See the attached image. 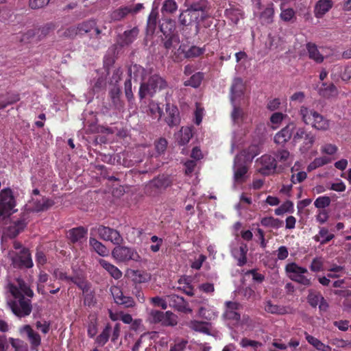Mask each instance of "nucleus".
<instances>
[{
  "mask_svg": "<svg viewBox=\"0 0 351 351\" xmlns=\"http://www.w3.org/2000/svg\"><path fill=\"white\" fill-rule=\"evenodd\" d=\"M319 94L324 98H330L337 96L338 90L337 87L332 83L327 84L326 83L323 82L322 87L319 89Z\"/></svg>",
  "mask_w": 351,
  "mask_h": 351,
  "instance_id": "34",
  "label": "nucleus"
},
{
  "mask_svg": "<svg viewBox=\"0 0 351 351\" xmlns=\"http://www.w3.org/2000/svg\"><path fill=\"white\" fill-rule=\"evenodd\" d=\"M22 331L25 332L33 348H36L40 345L41 338L40 335L35 332L29 325H25L23 327Z\"/></svg>",
  "mask_w": 351,
  "mask_h": 351,
  "instance_id": "33",
  "label": "nucleus"
},
{
  "mask_svg": "<svg viewBox=\"0 0 351 351\" xmlns=\"http://www.w3.org/2000/svg\"><path fill=\"white\" fill-rule=\"evenodd\" d=\"M150 322L153 324H161L164 318V312L158 310H152L149 313Z\"/></svg>",
  "mask_w": 351,
  "mask_h": 351,
  "instance_id": "54",
  "label": "nucleus"
},
{
  "mask_svg": "<svg viewBox=\"0 0 351 351\" xmlns=\"http://www.w3.org/2000/svg\"><path fill=\"white\" fill-rule=\"evenodd\" d=\"M173 27V22L171 20L166 21L160 25V29L166 36V38L171 34Z\"/></svg>",
  "mask_w": 351,
  "mask_h": 351,
  "instance_id": "55",
  "label": "nucleus"
},
{
  "mask_svg": "<svg viewBox=\"0 0 351 351\" xmlns=\"http://www.w3.org/2000/svg\"><path fill=\"white\" fill-rule=\"evenodd\" d=\"M239 255L238 257H237V265L239 267H243L247 263V253L248 252L247 244H241L239 247Z\"/></svg>",
  "mask_w": 351,
  "mask_h": 351,
  "instance_id": "50",
  "label": "nucleus"
},
{
  "mask_svg": "<svg viewBox=\"0 0 351 351\" xmlns=\"http://www.w3.org/2000/svg\"><path fill=\"white\" fill-rule=\"evenodd\" d=\"M188 344V341L184 339H178L175 343L171 346L169 351H184Z\"/></svg>",
  "mask_w": 351,
  "mask_h": 351,
  "instance_id": "59",
  "label": "nucleus"
},
{
  "mask_svg": "<svg viewBox=\"0 0 351 351\" xmlns=\"http://www.w3.org/2000/svg\"><path fill=\"white\" fill-rule=\"evenodd\" d=\"M139 30L137 27H133L130 30L125 31L121 36V45H128L132 43L137 38Z\"/></svg>",
  "mask_w": 351,
  "mask_h": 351,
  "instance_id": "37",
  "label": "nucleus"
},
{
  "mask_svg": "<svg viewBox=\"0 0 351 351\" xmlns=\"http://www.w3.org/2000/svg\"><path fill=\"white\" fill-rule=\"evenodd\" d=\"M331 162L327 156L315 158L307 167L308 171H311Z\"/></svg>",
  "mask_w": 351,
  "mask_h": 351,
  "instance_id": "43",
  "label": "nucleus"
},
{
  "mask_svg": "<svg viewBox=\"0 0 351 351\" xmlns=\"http://www.w3.org/2000/svg\"><path fill=\"white\" fill-rule=\"evenodd\" d=\"M89 244L91 248L101 256H107L109 254V250L100 241L93 237H90Z\"/></svg>",
  "mask_w": 351,
  "mask_h": 351,
  "instance_id": "35",
  "label": "nucleus"
},
{
  "mask_svg": "<svg viewBox=\"0 0 351 351\" xmlns=\"http://www.w3.org/2000/svg\"><path fill=\"white\" fill-rule=\"evenodd\" d=\"M144 8L143 3H136L127 6H121L113 10L110 18L111 21H119L125 18L129 14H136Z\"/></svg>",
  "mask_w": 351,
  "mask_h": 351,
  "instance_id": "11",
  "label": "nucleus"
},
{
  "mask_svg": "<svg viewBox=\"0 0 351 351\" xmlns=\"http://www.w3.org/2000/svg\"><path fill=\"white\" fill-rule=\"evenodd\" d=\"M300 115L306 125H311L317 130L326 131L330 128L329 120L313 109L302 106L300 110Z\"/></svg>",
  "mask_w": 351,
  "mask_h": 351,
  "instance_id": "2",
  "label": "nucleus"
},
{
  "mask_svg": "<svg viewBox=\"0 0 351 351\" xmlns=\"http://www.w3.org/2000/svg\"><path fill=\"white\" fill-rule=\"evenodd\" d=\"M9 341L15 351H27V347L22 340L10 337Z\"/></svg>",
  "mask_w": 351,
  "mask_h": 351,
  "instance_id": "57",
  "label": "nucleus"
},
{
  "mask_svg": "<svg viewBox=\"0 0 351 351\" xmlns=\"http://www.w3.org/2000/svg\"><path fill=\"white\" fill-rule=\"evenodd\" d=\"M261 167L258 172L264 176L274 173L276 169L277 162L276 158L270 155H263L259 159Z\"/></svg>",
  "mask_w": 351,
  "mask_h": 351,
  "instance_id": "15",
  "label": "nucleus"
},
{
  "mask_svg": "<svg viewBox=\"0 0 351 351\" xmlns=\"http://www.w3.org/2000/svg\"><path fill=\"white\" fill-rule=\"evenodd\" d=\"M296 129V124L292 121L277 132L274 136V142L278 145H284L288 142Z\"/></svg>",
  "mask_w": 351,
  "mask_h": 351,
  "instance_id": "17",
  "label": "nucleus"
},
{
  "mask_svg": "<svg viewBox=\"0 0 351 351\" xmlns=\"http://www.w3.org/2000/svg\"><path fill=\"white\" fill-rule=\"evenodd\" d=\"M190 10L199 13L202 20H205L208 17V13L210 10V3L208 0H197L192 2L189 6Z\"/></svg>",
  "mask_w": 351,
  "mask_h": 351,
  "instance_id": "22",
  "label": "nucleus"
},
{
  "mask_svg": "<svg viewBox=\"0 0 351 351\" xmlns=\"http://www.w3.org/2000/svg\"><path fill=\"white\" fill-rule=\"evenodd\" d=\"M180 137L178 141V143L180 145H184L187 144L191 138L193 137L192 129L189 127H182L180 131Z\"/></svg>",
  "mask_w": 351,
  "mask_h": 351,
  "instance_id": "47",
  "label": "nucleus"
},
{
  "mask_svg": "<svg viewBox=\"0 0 351 351\" xmlns=\"http://www.w3.org/2000/svg\"><path fill=\"white\" fill-rule=\"evenodd\" d=\"M50 0H29V6L32 10H38L47 5Z\"/></svg>",
  "mask_w": 351,
  "mask_h": 351,
  "instance_id": "64",
  "label": "nucleus"
},
{
  "mask_svg": "<svg viewBox=\"0 0 351 351\" xmlns=\"http://www.w3.org/2000/svg\"><path fill=\"white\" fill-rule=\"evenodd\" d=\"M303 138L304 143L302 149L307 152L313 147L315 141V136L312 132H308Z\"/></svg>",
  "mask_w": 351,
  "mask_h": 351,
  "instance_id": "53",
  "label": "nucleus"
},
{
  "mask_svg": "<svg viewBox=\"0 0 351 351\" xmlns=\"http://www.w3.org/2000/svg\"><path fill=\"white\" fill-rule=\"evenodd\" d=\"M210 326L209 322L197 320H191L187 323V326L192 330L208 335H210Z\"/></svg>",
  "mask_w": 351,
  "mask_h": 351,
  "instance_id": "26",
  "label": "nucleus"
},
{
  "mask_svg": "<svg viewBox=\"0 0 351 351\" xmlns=\"http://www.w3.org/2000/svg\"><path fill=\"white\" fill-rule=\"evenodd\" d=\"M330 202L331 199L328 196H320L315 199L314 205L319 209L325 208L330 204Z\"/></svg>",
  "mask_w": 351,
  "mask_h": 351,
  "instance_id": "56",
  "label": "nucleus"
},
{
  "mask_svg": "<svg viewBox=\"0 0 351 351\" xmlns=\"http://www.w3.org/2000/svg\"><path fill=\"white\" fill-rule=\"evenodd\" d=\"M151 303L155 306L161 307L162 309L165 310L167 308V296L165 298L159 296H156L150 298Z\"/></svg>",
  "mask_w": 351,
  "mask_h": 351,
  "instance_id": "58",
  "label": "nucleus"
},
{
  "mask_svg": "<svg viewBox=\"0 0 351 351\" xmlns=\"http://www.w3.org/2000/svg\"><path fill=\"white\" fill-rule=\"evenodd\" d=\"M116 245L112 251V256L117 262L141 261V257L134 247L121 245V244Z\"/></svg>",
  "mask_w": 351,
  "mask_h": 351,
  "instance_id": "5",
  "label": "nucleus"
},
{
  "mask_svg": "<svg viewBox=\"0 0 351 351\" xmlns=\"http://www.w3.org/2000/svg\"><path fill=\"white\" fill-rule=\"evenodd\" d=\"M94 230H96L100 239L110 241L114 245L121 244L123 241V239L120 232L114 228L100 225L95 229H91V231Z\"/></svg>",
  "mask_w": 351,
  "mask_h": 351,
  "instance_id": "10",
  "label": "nucleus"
},
{
  "mask_svg": "<svg viewBox=\"0 0 351 351\" xmlns=\"http://www.w3.org/2000/svg\"><path fill=\"white\" fill-rule=\"evenodd\" d=\"M306 49L308 53V58L317 63H322L324 57L320 53L317 46L314 43L308 42L306 44Z\"/></svg>",
  "mask_w": 351,
  "mask_h": 351,
  "instance_id": "32",
  "label": "nucleus"
},
{
  "mask_svg": "<svg viewBox=\"0 0 351 351\" xmlns=\"http://www.w3.org/2000/svg\"><path fill=\"white\" fill-rule=\"evenodd\" d=\"M8 257L11 265L15 269H30L34 266L32 254L29 249H23L21 251L10 250Z\"/></svg>",
  "mask_w": 351,
  "mask_h": 351,
  "instance_id": "4",
  "label": "nucleus"
},
{
  "mask_svg": "<svg viewBox=\"0 0 351 351\" xmlns=\"http://www.w3.org/2000/svg\"><path fill=\"white\" fill-rule=\"evenodd\" d=\"M283 221L274 218L273 217H265L262 218L261 224L265 228H272L278 229L282 226Z\"/></svg>",
  "mask_w": 351,
  "mask_h": 351,
  "instance_id": "40",
  "label": "nucleus"
},
{
  "mask_svg": "<svg viewBox=\"0 0 351 351\" xmlns=\"http://www.w3.org/2000/svg\"><path fill=\"white\" fill-rule=\"evenodd\" d=\"M121 90L119 86L114 85L109 91V97L114 108L119 110L123 109L124 104L121 99Z\"/></svg>",
  "mask_w": 351,
  "mask_h": 351,
  "instance_id": "27",
  "label": "nucleus"
},
{
  "mask_svg": "<svg viewBox=\"0 0 351 351\" xmlns=\"http://www.w3.org/2000/svg\"><path fill=\"white\" fill-rule=\"evenodd\" d=\"M233 106V110L231 112V118L234 123H241L245 117V113L243 110L238 106L234 104V102L232 103Z\"/></svg>",
  "mask_w": 351,
  "mask_h": 351,
  "instance_id": "45",
  "label": "nucleus"
},
{
  "mask_svg": "<svg viewBox=\"0 0 351 351\" xmlns=\"http://www.w3.org/2000/svg\"><path fill=\"white\" fill-rule=\"evenodd\" d=\"M186 48L187 45L182 43L176 51H173V54L171 56L172 60L175 62H180L183 60L186 59Z\"/></svg>",
  "mask_w": 351,
  "mask_h": 351,
  "instance_id": "44",
  "label": "nucleus"
},
{
  "mask_svg": "<svg viewBox=\"0 0 351 351\" xmlns=\"http://www.w3.org/2000/svg\"><path fill=\"white\" fill-rule=\"evenodd\" d=\"M245 90V85L240 77L234 78L230 87V99L233 103L239 98L243 96Z\"/></svg>",
  "mask_w": 351,
  "mask_h": 351,
  "instance_id": "23",
  "label": "nucleus"
},
{
  "mask_svg": "<svg viewBox=\"0 0 351 351\" xmlns=\"http://www.w3.org/2000/svg\"><path fill=\"white\" fill-rule=\"evenodd\" d=\"M321 298H322V295L321 294L320 292L315 291L313 289L308 290L307 300L308 304L312 307H316L318 305Z\"/></svg>",
  "mask_w": 351,
  "mask_h": 351,
  "instance_id": "48",
  "label": "nucleus"
},
{
  "mask_svg": "<svg viewBox=\"0 0 351 351\" xmlns=\"http://www.w3.org/2000/svg\"><path fill=\"white\" fill-rule=\"evenodd\" d=\"M158 13L157 11L152 10L148 16L147 22V34H153L156 30Z\"/></svg>",
  "mask_w": 351,
  "mask_h": 351,
  "instance_id": "38",
  "label": "nucleus"
},
{
  "mask_svg": "<svg viewBox=\"0 0 351 351\" xmlns=\"http://www.w3.org/2000/svg\"><path fill=\"white\" fill-rule=\"evenodd\" d=\"M172 180L169 176H158L149 182L146 186L147 192L150 195H157L171 186Z\"/></svg>",
  "mask_w": 351,
  "mask_h": 351,
  "instance_id": "8",
  "label": "nucleus"
},
{
  "mask_svg": "<svg viewBox=\"0 0 351 351\" xmlns=\"http://www.w3.org/2000/svg\"><path fill=\"white\" fill-rule=\"evenodd\" d=\"M77 35H80V30L78 28V24L76 26H71L66 28L62 36L68 38H74Z\"/></svg>",
  "mask_w": 351,
  "mask_h": 351,
  "instance_id": "61",
  "label": "nucleus"
},
{
  "mask_svg": "<svg viewBox=\"0 0 351 351\" xmlns=\"http://www.w3.org/2000/svg\"><path fill=\"white\" fill-rule=\"evenodd\" d=\"M110 292L112 295L114 302L119 306L125 308H132L136 303L133 298L124 295L122 290L117 286L110 287Z\"/></svg>",
  "mask_w": 351,
  "mask_h": 351,
  "instance_id": "14",
  "label": "nucleus"
},
{
  "mask_svg": "<svg viewBox=\"0 0 351 351\" xmlns=\"http://www.w3.org/2000/svg\"><path fill=\"white\" fill-rule=\"evenodd\" d=\"M204 74L202 72H197L193 74L188 80L184 82V86H191L193 88H198L202 80H204Z\"/></svg>",
  "mask_w": 351,
  "mask_h": 351,
  "instance_id": "39",
  "label": "nucleus"
},
{
  "mask_svg": "<svg viewBox=\"0 0 351 351\" xmlns=\"http://www.w3.org/2000/svg\"><path fill=\"white\" fill-rule=\"evenodd\" d=\"M178 324V316L171 311H167L164 313V318L162 322L163 326H175Z\"/></svg>",
  "mask_w": 351,
  "mask_h": 351,
  "instance_id": "46",
  "label": "nucleus"
},
{
  "mask_svg": "<svg viewBox=\"0 0 351 351\" xmlns=\"http://www.w3.org/2000/svg\"><path fill=\"white\" fill-rule=\"evenodd\" d=\"M285 269L288 277L291 280L307 287L312 285L311 278L304 275L308 273L306 268L299 266L296 263L292 262L287 264Z\"/></svg>",
  "mask_w": 351,
  "mask_h": 351,
  "instance_id": "6",
  "label": "nucleus"
},
{
  "mask_svg": "<svg viewBox=\"0 0 351 351\" xmlns=\"http://www.w3.org/2000/svg\"><path fill=\"white\" fill-rule=\"evenodd\" d=\"M88 230L83 226L73 228L69 230L68 238L73 244L81 247L86 242Z\"/></svg>",
  "mask_w": 351,
  "mask_h": 351,
  "instance_id": "18",
  "label": "nucleus"
},
{
  "mask_svg": "<svg viewBox=\"0 0 351 351\" xmlns=\"http://www.w3.org/2000/svg\"><path fill=\"white\" fill-rule=\"evenodd\" d=\"M238 160L239 157L237 156L234 159V180L235 182L243 183L245 181V175L247 173L248 169L246 165L239 164Z\"/></svg>",
  "mask_w": 351,
  "mask_h": 351,
  "instance_id": "25",
  "label": "nucleus"
},
{
  "mask_svg": "<svg viewBox=\"0 0 351 351\" xmlns=\"http://www.w3.org/2000/svg\"><path fill=\"white\" fill-rule=\"evenodd\" d=\"M225 15L232 23L237 25L244 17V12L240 8L230 5V8L225 10Z\"/></svg>",
  "mask_w": 351,
  "mask_h": 351,
  "instance_id": "29",
  "label": "nucleus"
},
{
  "mask_svg": "<svg viewBox=\"0 0 351 351\" xmlns=\"http://www.w3.org/2000/svg\"><path fill=\"white\" fill-rule=\"evenodd\" d=\"M124 91L125 97L127 98L128 102L131 103L134 100L131 79H128L125 80L124 83Z\"/></svg>",
  "mask_w": 351,
  "mask_h": 351,
  "instance_id": "60",
  "label": "nucleus"
},
{
  "mask_svg": "<svg viewBox=\"0 0 351 351\" xmlns=\"http://www.w3.org/2000/svg\"><path fill=\"white\" fill-rule=\"evenodd\" d=\"M150 240L154 243L150 245V250L154 253L158 252L163 243V239L154 235L150 238Z\"/></svg>",
  "mask_w": 351,
  "mask_h": 351,
  "instance_id": "62",
  "label": "nucleus"
},
{
  "mask_svg": "<svg viewBox=\"0 0 351 351\" xmlns=\"http://www.w3.org/2000/svg\"><path fill=\"white\" fill-rule=\"evenodd\" d=\"M274 16V6L272 3H270L265 8V10L260 14V19L265 24H271L273 23Z\"/></svg>",
  "mask_w": 351,
  "mask_h": 351,
  "instance_id": "36",
  "label": "nucleus"
},
{
  "mask_svg": "<svg viewBox=\"0 0 351 351\" xmlns=\"http://www.w3.org/2000/svg\"><path fill=\"white\" fill-rule=\"evenodd\" d=\"M16 206V200L13 192L10 188H5L0 192V219L11 214Z\"/></svg>",
  "mask_w": 351,
  "mask_h": 351,
  "instance_id": "9",
  "label": "nucleus"
},
{
  "mask_svg": "<svg viewBox=\"0 0 351 351\" xmlns=\"http://www.w3.org/2000/svg\"><path fill=\"white\" fill-rule=\"evenodd\" d=\"M165 110L167 112L165 121L167 125L171 128L178 125L180 123V117L178 107L167 103L166 104Z\"/></svg>",
  "mask_w": 351,
  "mask_h": 351,
  "instance_id": "19",
  "label": "nucleus"
},
{
  "mask_svg": "<svg viewBox=\"0 0 351 351\" xmlns=\"http://www.w3.org/2000/svg\"><path fill=\"white\" fill-rule=\"evenodd\" d=\"M128 73L130 75L129 79H131L133 75L134 81L141 80L143 82L147 75V70L141 65L136 64L130 67Z\"/></svg>",
  "mask_w": 351,
  "mask_h": 351,
  "instance_id": "30",
  "label": "nucleus"
},
{
  "mask_svg": "<svg viewBox=\"0 0 351 351\" xmlns=\"http://www.w3.org/2000/svg\"><path fill=\"white\" fill-rule=\"evenodd\" d=\"M280 10L281 13L280 14V18L282 21L285 22H291L292 19H295V12L293 8L283 9L281 6Z\"/></svg>",
  "mask_w": 351,
  "mask_h": 351,
  "instance_id": "52",
  "label": "nucleus"
},
{
  "mask_svg": "<svg viewBox=\"0 0 351 351\" xmlns=\"http://www.w3.org/2000/svg\"><path fill=\"white\" fill-rule=\"evenodd\" d=\"M167 299L168 302L167 306H169L176 311L182 313H191L192 311V310L189 307L188 302L183 297L172 294L167 295Z\"/></svg>",
  "mask_w": 351,
  "mask_h": 351,
  "instance_id": "16",
  "label": "nucleus"
},
{
  "mask_svg": "<svg viewBox=\"0 0 351 351\" xmlns=\"http://www.w3.org/2000/svg\"><path fill=\"white\" fill-rule=\"evenodd\" d=\"M69 282L75 284L83 293H87L90 291V284L86 280L85 276L80 273H77L72 276H69Z\"/></svg>",
  "mask_w": 351,
  "mask_h": 351,
  "instance_id": "24",
  "label": "nucleus"
},
{
  "mask_svg": "<svg viewBox=\"0 0 351 351\" xmlns=\"http://www.w3.org/2000/svg\"><path fill=\"white\" fill-rule=\"evenodd\" d=\"M29 221L30 216L29 212H23L20 217L11 220L4 234L6 237L14 239L24 231Z\"/></svg>",
  "mask_w": 351,
  "mask_h": 351,
  "instance_id": "7",
  "label": "nucleus"
},
{
  "mask_svg": "<svg viewBox=\"0 0 351 351\" xmlns=\"http://www.w3.org/2000/svg\"><path fill=\"white\" fill-rule=\"evenodd\" d=\"M167 86V82L158 74L149 77L147 82H141L138 91L140 99L147 96L154 97L158 90H162Z\"/></svg>",
  "mask_w": 351,
  "mask_h": 351,
  "instance_id": "3",
  "label": "nucleus"
},
{
  "mask_svg": "<svg viewBox=\"0 0 351 351\" xmlns=\"http://www.w3.org/2000/svg\"><path fill=\"white\" fill-rule=\"evenodd\" d=\"M54 204V201L46 197H42L41 199L32 198L29 204L27 205L23 212L39 213L47 210Z\"/></svg>",
  "mask_w": 351,
  "mask_h": 351,
  "instance_id": "13",
  "label": "nucleus"
},
{
  "mask_svg": "<svg viewBox=\"0 0 351 351\" xmlns=\"http://www.w3.org/2000/svg\"><path fill=\"white\" fill-rule=\"evenodd\" d=\"M264 309L266 312L271 314L283 315L286 313L285 307L274 304L271 300L265 302Z\"/></svg>",
  "mask_w": 351,
  "mask_h": 351,
  "instance_id": "42",
  "label": "nucleus"
},
{
  "mask_svg": "<svg viewBox=\"0 0 351 351\" xmlns=\"http://www.w3.org/2000/svg\"><path fill=\"white\" fill-rule=\"evenodd\" d=\"M97 322L96 319H91L87 326V334L90 338H93L97 333Z\"/></svg>",
  "mask_w": 351,
  "mask_h": 351,
  "instance_id": "63",
  "label": "nucleus"
},
{
  "mask_svg": "<svg viewBox=\"0 0 351 351\" xmlns=\"http://www.w3.org/2000/svg\"><path fill=\"white\" fill-rule=\"evenodd\" d=\"M204 48L199 47L195 45H192L191 47H189L187 45L186 52V59L197 58L202 55L204 53Z\"/></svg>",
  "mask_w": 351,
  "mask_h": 351,
  "instance_id": "49",
  "label": "nucleus"
},
{
  "mask_svg": "<svg viewBox=\"0 0 351 351\" xmlns=\"http://www.w3.org/2000/svg\"><path fill=\"white\" fill-rule=\"evenodd\" d=\"M178 21L180 25L183 26L195 25V34H197L199 29V23L203 20L201 19L199 13L191 10L190 8L188 7L186 10L182 11L180 14Z\"/></svg>",
  "mask_w": 351,
  "mask_h": 351,
  "instance_id": "12",
  "label": "nucleus"
},
{
  "mask_svg": "<svg viewBox=\"0 0 351 351\" xmlns=\"http://www.w3.org/2000/svg\"><path fill=\"white\" fill-rule=\"evenodd\" d=\"M112 327L110 324H107L103 329L101 334H99L95 339V343L100 346H104L110 338Z\"/></svg>",
  "mask_w": 351,
  "mask_h": 351,
  "instance_id": "41",
  "label": "nucleus"
},
{
  "mask_svg": "<svg viewBox=\"0 0 351 351\" xmlns=\"http://www.w3.org/2000/svg\"><path fill=\"white\" fill-rule=\"evenodd\" d=\"M333 3L331 0H319L315 6L314 13L317 18H322L332 7Z\"/></svg>",
  "mask_w": 351,
  "mask_h": 351,
  "instance_id": "28",
  "label": "nucleus"
},
{
  "mask_svg": "<svg viewBox=\"0 0 351 351\" xmlns=\"http://www.w3.org/2000/svg\"><path fill=\"white\" fill-rule=\"evenodd\" d=\"M226 310L223 317L230 320L239 322L241 319V315L237 311L241 308V304L237 302L228 301L225 303Z\"/></svg>",
  "mask_w": 351,
  "mask_h": 351,
  "instance_id": "21",
  "label": "nucleus"
},
{
  "mask_svg": "<svg viewBox=\"0 0 351 351\" xmlns=\"http://www.w3.org/2000/svg\"><path fill=\"white\" fill-rule=\"evenodd\" d=\"M178 10V4L175 0H165L161 8L162 13L173 14Z\"/></svg>",
  "mask_w": 351,
  "mask_h": 351,
  "instance_id": "51",
  "label": "nucleus"
},
{
  "mask_svg": "<svg viewBox=\"0 0 351 351\" xmlns=\"http://www.w3.org/2000/svg\"><path fill=\"white\" fill-rule=\"evenodd\" d=\"M16 285L9 282L7 285L12 298L8 300L7 304L12 313L19 318L29 316L32 311L31 299L34 293L30 286L21 278H16Z\"/></svg>",
  "mask_w": 351,
  "mask_h": 351,
  "instance_id": "1",
  "label": "nucleus"
},
{
  "mask_svg": "<svg viewBox=\"0 0 351 351\" xmlns=\"http://www.w3.org/2000/svg\"><path fill=\"white\" fill-rule=\"evenodd\" d=\"M98 262L113 278L119 280L122 277L121 271L115 265L102 258L99 259Z\"/></svg>",
  "mask_w": 351,
  "mask_h": 351,
  "instance_id": "31",
  "label": "nucleus"
},
{
  "mask_svg": "<svg viewBox=\"0 0 351 351\" xmlns=\"http://www.w3.org/2000/svg\"><path fill=\"white\" fill-rule=\"evenodd\" d=\"M78 28L80 30V36L90 33L93 31L96 38L100 39L101 38L100 34H101V30L97 27V21L95 19L87 20L79 23Z\"/></svg>",
  "mask_w": 351,
  "mask_h": 351,
  "instance_id": "20",
  "label": "nucleus"
}]
</instances>
